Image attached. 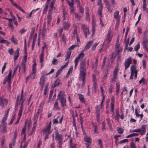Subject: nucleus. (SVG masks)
I'll use <instances>...</instances> for the list:
<instances>
[{"mask_svg":"<svg viewBox=\"0 0 148 148\" xmlns=\"http://www.w3.org/2000/svg\"><path fill=\"white\" fill-rule=\"evenodd\" d=\"M105 123L104 121H103L102 122V131H104L106 129L105 128Z\"/></svg>","mask_w":148,"mask_h":148,"instance_id":"nucleus-56","label":"nucleus"},{"mask_svg":"<svg viewBox=\"0 0 148 148\" xmlns=\"http://www.w3.org/2000/svg\"><path fill=\"white\" fill-rule=\"evenodd\" d=\"M8 26L9 27H10L11 28V29H12V30H13L14 27L12 25V22H9L8 23Z\"/></svg>","mask_w":148,"mask_h":148,"instance_id":"nucleus-58","label":"nucleus"},{"mask_svg":"<svg viewBox=\"0 0 148 148\" xmlns=\"http://www.w3.org/2000/svg\"><path fill=\"white\" fill-rule=\"evenodd\" d=\"M7 116H6V115H4V117H3V119L2 120V122L3 123V124H5V122L6 121L7 118Z\"/></svg>","mask_w":148,"mask_h":148,"instance_id":"nucleus-57","label":"nucleus"},{"mask_svg":"<svg viewBox=\"0 0 148 148\" xmlns=\"http://www.w3.org/2000/svg\"><path fill=\"white\" fill-rule=\"evenodd\" d=\"M131 148H136L135 144L132 141L131 142Z\"/></svg>","mask_w":148,"mask_h":148,"instance_id":"nucleus-53","label":"nucleus"},{"mask_svg":"<svg viewBox=\"0 0 148 148\" xmlns=\"http://www.w3.org/2000/svg\"><path fill=\"white\" fill-rule=\"evenodd\" d=\"M59 80L58 79H57L55 82L54 84H53V87H55L58 86L59 84Z\"/></svg>","mask_w":148,"mask_h":148,"instance_id":"nucleus-31","label":"nucleus"},{"mask_svg":"<svg viewBox=\"0 0 148 148\" xmlns=\"http://www.w3.org/2000/svg\"><path fill=\"white\" fill-rule=\"evenodd\" d=\"M72 115L73 117V119H74V118L75 119V118L77 117L78 116V114L77 112L76 111H73L72 112Z\"/></svg>","mask_w":148,"mask_h":148,"instance_id":"nucleus-38","label":"nucleus"},{"mask_svg":"<svg viewBox=\"0 0 148 148\" xmlns=\"http://www.w3.org/2000/svg\"><path fill=\"white\" fill-rule=\"evenodd\" d=\"M119 69L118 68H115L114 72V73L113 76V78L112 79V82H116L115 80L117 77V73Z\"/></svg>","mask_w":148,"mask_h":148,"instance_id":"nucleus-10","label":"nucleus"},{"mask_svg":"<svg viewBox=\"0 0 148 148\" xmlns=\"http://www.w3.org/2000/svg\"><path fill=\"white\" fill-rule=\"evenodd\" d=\"M11 40L15 45H17L18 44L17 41L14 40V36L13 35L12 36L11 38Z\"/></svg>","mask_w":148,"mask_h":148,"instance_id":"nucleus-39","label":"nucleus"},{"mask_svg":"<svg viewBox=\"0 0 148 148\" xmlns=\"http://www.w3.org/2000/svg\"><path fill=\"white\" fill-rule=\"evenodd\" d=\"M23 90H22L21 92V96L20 102H22L23 101V102H24L25 101V98L23 97Z\"/></svg>","mask_w":148,"mask_h":148,"instance_id":"nucleus-37","label":"nucleus"},{"mask_svg":"<svg viewBox=\"0 0 148 148\" xmlns=\"http://www.w3.org/2000/svg\"><path fill=\"white\" fill-rule=\"evenodd\" d=\"M111 33L109 31L107 36V38L106 40L104 41V42H107V44H108V45H109L110 41L112 39V37L111 36Z\"/></svg>","mask_w":148,"mask_h":148,"instance_id":"nucleus-12","label":"nucleus"},{"mask_svg":"<svg viewBox=\"0 0 148 148\" xmlns=\"http://www.w3.org/2000/svg\"><path fill=\"white\" fill-rule=\"evenodd\" d=\"M56 136L55 139L58 141V144L59 145L60 148H62V144L63 136L62 135H59L58 134V132H57L56 133Z\"/></svg>","mask_w":148,"mask_h":148,"instance_id":"nucleus-2","label":"nucleus"},{"mask_svg":"<svg viewBox=\"0 0 148 148\" xmlns=\"http://www.w3.org/2000/svg\"><path fill=\"white\" fill-rule=\"evenodd\" d=\"M18 67H19V65L17 64V66H16L15 67V68H14V70L13 75L12 77L14 76V74L16 73V72L17 71L18 68Z\"/></svg>","mask_w":148,"mask_h":148,"instance_id":"nucleus-52","label":"nucleus"},{"mask_svg":"<svg viewBox=\"0 0 148 148\" xmlns=\"http://www.w3.org/2000/svg\"><path fill=\"white\" fill-rule=\"evenodd\" d=\"M114 96H112L111 98V105H114Z\"/></svg>","mask_w":148,"mask_h":148,"instance_id":"nucleus-60","label":"nucleus"},{"mask_svg":"<svg viewBox=\"0 0 148 148\" xmlns=\"http://www.w3.org/2000/svg\"><path fill=\"white\" fill-rule=\"evenodd\" d=\"M12 75V71H10L8 75L6 76L5 79L8 82V86H10V83L11 82V77Z\"/></svg>","mask_w":148,"mask_h":148,"instance_id":"nucleus-8","label":"nucleus"},{"mask_svg":"<svg viewBox=\"0 0 148 148\" xmlns=\"http://www.w3.org/2000/svg\"><path fill=\"white\" fill-rule=\"evenodd\" d=\"M36 69L34 66H33L31 73L29 74V76L27 77L26 80L30 78H32L33 79H34L36 76Z\"/></svg>","mask_w":148,"mask_h":148,"instance_id":"nucleus-6","label":"nucleus"},{"mask_svg":"<svg viewBox=\"0 0 148 148\" xmlns=\"http://www.w3.org/2000/svg\"><path fill=\"white\" fill-rule=\"evenodd\" d=\"M103 6H102L101 5V6H100L98 10V14L101 16V17H102V11L103 10Z\"/></svg>","mask_w":148,"mask_h":148,"instance_id":"nucleus-24","label":"nucleus"},{"mask_svg":"<svg viewBox=\"0 0 148 148\" xmlns=\"http://www.w3.org/2000/svg\"><path fill=\"white\" fill-rule=\"evenodd\" d=\"M70 25V23L67 22H64L63 23V27L66 30H68Z\"/></svg>","mask_w":148,"mask_h":148,"instance_id":"nucleus-16","label":"nucleus"},{"mask_svg":"<svg viewBox=\"0 0 148 148\" xmlns=\"http://www.w3.org/2000/svg\"><path fill=\"white\" fill-rule=\"evenodd\" d=\"M119 21L120 20H117L116 25L115 29H118L119 24Z\"/></svg>","mask_w":148,"mask_h":148,"instance_id":"nucleus-61","label":"nucleus"},{"mask_svg":"<svg viewBox=\"0 0 148 148\" xmlns=\"http://www.w3.org/2000/svg\"><path fill=\"white\" fill-rule=\"evenodd\" d=\"M60 110V108L59 107L58 102V100H56L54 106V109Z\"/></svg>","mask_w":148,"mask_h":148,"instance_id":"nucleus-23","label":"nucleus"},{"mask_svg":"<svg viewBox=\"0 0 148 148\" xmlns=\"http://www.w3.org/2000/svg\"><path fill=\"white\" fill-rule=\"evenodd\" d=\"M98 60L97 58L96 59L95 61V66L94 65H92V69H93L94 68H97L98 65Z\"/></svg>","mask_w":148,"mask_h":148,"instance_id":"nucleus-44","label":"nucleus"},{"mask_svg":"<svg viewBox=\"0 0 148 148\" xmlns=\"http://www.w3.org/2000/svg\"><path fill=\"white\" fill-rule=\"evenodd\" d=\"M119 12L118 11H116L114 13V17L117 20H120V16L119 15Z\"/></svg>","mask_w":148,"mask_h":148,"instance_id":"nucleus-22","label":"nucleus"},{"mask_svg":"<svg viewBox=\"0 0 148 148\" xmlns=\"http://www.w3.org/2000/svg\"><path fill=\"white\" fill-rule=\"evenodd\" d=\"M75 17L77 19L78 21L80 20L81 18V16L79 15L78 14L76 13H75Z\"/></svg>","mask_w":148,"mask_h":148,"instance_id":"nucleus-40","label":"nucleus"},{"mask_svg":"<svg viewBox=\"0 0 148 148\" xmlns=\"http://www.w3.org/2000/svg\"><path fill=\"white\" fill-rule=\"evenodd\" d=\"M83 29L86 38H87V35L90 34V32L89 31V29L86 26L84 25H83Z\"/></svg>","mask_w":148,"mask_h":148,"instance_id":"nucleus-11","label":"nucleus"},{"mask_svg":"<svg viewBox=\"0 0 148 148\" xmlns=\"http://www.w3.org/2000/svg\"><path fill=\"white\" fill-rule=\"evenodd\" d=\"M19 49L18 48L16 50V52H15L14 54V61H16V60L18 58L19 56Z\"/></svg>","mask_w":148,"mask_h":148,"instance_id":"nucleus-20","label":"nucleus"},{"mask_svg":"<svg viewBox=\"0 0 148 148\" xmlns=\"http://www.w3.org/2000/svg\"><path fill=\"white\" fill-rule=\"evenodd\" d=\"M143 45L144 47V48H145V49L147 50V52H148V49L147 47V45L146 44V43L145 42H144L143 43Z\"/></svg>","mask_w":148,"mask_h":148,"instance_id":"nucleus-62","label":"nucleus"},{"mask_svg":"<svg viewBox=\"0 0 148 148\" xmlns=\"http://www.w3.org/2000/svg\"><path fill=\"white\" fill-rule=\"evenodd\" d=\"M62 69H60L58 71H57L56 73V77H58L59 74L62 71Z\"/></svg>","mask_w":148,"mask_h":148,"instance_id":"nucleus-45","label":"nucleus"},{"mask_svg":"<svg viewBox=\"0 0 148 148\" xmlns=\"http://www.w3.org/2000/svg\"><path fill=\"white\" fill-rule=\"evenodd\" d=\"M60 102L61 106H62V107H65L66 106V99L63 96L62 94L61 95V97L60 98Z\"/></svg>","mask_w":148,"mask_h":148,"instance_id":"nucleus-9","label":"nucleus"},{"mask_svg":"<svg viewBox=\"0 0 148 148\" xmlns=\"http://www.w3.org/2000/svg\"><path fill=\"white\" fill-rule=\"evenodd\" d=\"M84 50L82 52L80 53L78 56L75 58V60L74 62L75 63V68L76 69L77 66V65L78 61L80 58H83L84 56V54L83 53Z\"/></svg>","mask_w":148,"mask_h":148,"instance_id":"nucleus-4","label":"nucleus"},{"mask_svg":"<svg viewBox=\"0 0 148 148\" xmlns=\"http://www.w3.org/2000/svg\"><path fill=\"white\" fill-rule=\"evenodd\" d=\"M113 88L112 85V84L110 86V87L109 88V92L110 93H111L112 92V90Z\"/></svg>","mask_w":148,"mask_h":148,"instance_id":"nucleus-64","label":"nucleus"},{"mask_svg":"<svg viewBox=\"0 0 148 148\" xmlns=\"http://www.w3.org/2000/svg\"><path fill=\"white\" fill-rule=\"evenodd\" d=\"M129 40H130V39L129 38H128L127 39V40H126V41L125 42V49H127V47H128L129 43Z\"/></svg>","mask_w":148,"mask_h":148,"instance_id":"nucleus-51","label":"nucleus"},{"mask_svg":"<svg viewBox=\"0 0 148 148\" xmlns=\"http://www.w3.org/2000/svg\"><path fill=\"white\" fill-rule=\"evenodd\" d=\"M117 131L119 134H121L123 133L124 132V130L123 129L119 127H117Z\"/></svg>","mask_w":148,"mask_h":148,"instance_id":"nucleus-32","label":"nucleus"},{"mask_svg":"<svg viewBox=\"0 0 148 148\" xmlns=\"http://www.w3.org/2000/svg\"><path fill=\"white\" fill-rule=\"evenodd\" d=\"M55 3V2H54L53 1H52V2L51 3L50 5V6L49 7L50 8V9L49 10H52V11H53V8L54 5V4Z\"/></svg>","mask_w":148,"mask_h":148,"instance_id":"nucleus-46","label":"nucleus"},{"mask_svg":"<svg viewBox=\"0 0 148 148\" xmlns=\"http://www.w3.org/2000/svg\"><path fill=\"white\" fill-rule=\"evenodd\" d=\"M51 127V125L49 124L46 129L43 130V132L44 133H47V134H50L51 132L50 131Z\"/></svg>","mask_w":148,"mask_h":148,"instance_id":"nucleus-17","label":"nucleus"},{"mask_svg":"<svg viewBox=\"0 0 148 148\" xmlns=\"http://www.w3.org/2000/svg\"><path fill=\"white\" fill-rule=\"evenodd\" d=\"M139 48H140V45H139V44L138 43L136 46H135V47H134V50L135 51H137L139 49Z\"/></svg>","mask_w":148,"mask_h":148,"instance_id":"nucleus-49","label":"nucleus"},{"mask_svg":"<svg viewBox=\"0 0 148 148\" xmlns=\"http://www.w3.org/2000/svg\"><path fill=\"white\" fill-rule=\"evenodd\" d=\"M128 141V139H124L123 140H121V141H120L119 143V144H122L123 143L126 142H127Z\"/></svg>","mask_w":148,"mask_h":148,"instance_id":"nucleus-50","label":"nucleus"},{"mask_svg":"<svg viewBox=\"0 0 148 148\" xmlns=\"http://www.w3.org/2000/svg\"><path fill=\"white\" fill-rule=\"evenodd\" d=\"M14 5L22 12H25V11L20 7L18 6L17 4H14Z\"/></svg>","mask_w":148,"mask_h":148,"instance_id":"nucleus-36","label":"nucleus"},{"mask_svg":"<svg viewBox=\"0 0 148 148\" xmlns=\"http://www.w3.org/2000/svg\"><path fill=\"white\" fill-rule=\"evenodd\" d=\"M43 103H41L40 104L39 108L37 112L40 113V112H41L43 109Z\"/></svg>","mask_w":148,"mask_h":148,"instance_id":"nucleus-33","label":"nucleus"},{"mask_svg":"<svg viewBox=\"0 0 148 148\" xmlns=\"http://www.w3.org/2000/svg\"><path fill=\"white\" fill-rule=\"evenodd\" d=\"M71 51H68L67 54V55L66 57L65 60H66L67 59L70 58V55L71 54Z\"/></svg>","mask_w":148,"mask_h":148,"instance_id":"nucleus-35","label":"nucleus"},{"mask_svg":"<svg viewBox=\"0 0 148 148\" xmlns=\"http://www.w3.org/2000/svg\"><path fill=\"white\" fill-rule=\"evenodd\" d=\"M21 103V106L20 107V109L19 110L18 112V116L20 117H21L22 111H23V103L24 102H20Z\"/></svg>","mask_w":148,"mask_h":148,"instance_id":"nucleus-15","label":"nucleus"},{"mask_svg":"<svg viewBox=\"0 0 148 148\" xmlns=\"http://www.w3.org/2000/svg\"><path fill=\"white\" fill-rule=\"evenodd\" d=\"M80 78V79L82 80V84L81 87L82 88H83L84 86V85L85 84V77H81Z\"/></svg>","mask_w":148,"mask_h":148,"instance_id":"nucleus-34","label":"nucleus"},{"mask_svg":"<svg viewBox=\"0 0 148 148\" xmlns=\"http://www.w3.org/2000/svg\"><path fill=\"white\" fill-rule=\"evenodd\" d=\"M92 43L93 41H89L86 45L84 50H84H86L89 49V48L91 47V45L92 44Z\"/></svg>","mask_w":148,"mask_h":148,"instance_id":"nucleus-18","label":"nucleus"},{"mask_svg":"<svg viewBox=\"0 0 148 148\" xmlns=\"http://www.w3.org/2000/svg\"><path fill=\"white\" fill-rule=\"evenodd\" d=\"M136 72H137L136 70V67L135 65H132L131 66V73H134Z\"/></svg>","mask_w":148,"mask_h":148,"instance_id":"nucleus-27","label":"nucleus"},{"mask_svg":"<svg viewBox=\"0 0 148 148\" xmlns=\"http://www.w3.org/2000/svg\"><path fill=\"white\" fill-rule=\"evenodd\" d=\"M46 22H44L43 26L42 27V31L41 34L42 37L44 38H45V35L46 34V29H45L46 27Z\"/></svg>","mask_w":148,"mask_h":148,"instance_id":"nucleus-14","label":"nucleus"},{"mask_svg":"<svg viewBox=\"0 0 148 148\" xmlns=\"http://www.w3.org/2000/svg\"><path fill=\"white\" fill-rule=\"evenodd\" d=\"M52 12V10H49L47 15V18L49 20H51V14Z\"/></svg>","mask_w":148,"mask_h":148,"instance_id":"nucleus-26","label":"nucleus"},{"mask_svg":"<svg viewBox=\"0 0 148 148\" xmlns=\"http://www.w3.org/2000/svg\"><path fill=\"white\" fill-rule=\"evenodd\" d=\"M131 63V58H129L125 62V70L129 66Z\"/></svg>","mask_w":148,"mask_h":148,"instance_id":"nucleus-13","label":"nucleus"},{"mask_svg":"<svg viewBox=\"0 0 148 148\" xmlns=\"http://www.w3.org/2000/svg\"><path fill=\"white\" fill-rule=\"evenodd\" d=\"M52 63L53 65H57L58 63L57 60L54 58L52 61Z\"/></svg>","mask_w":148,"mask_h":148,"instance_id":"nucleus-47","label":"nucleus"},{"mask_svg":"<svg viewBox=\"0 0 148 148\" xmlns=\"http://www.w3.org/2000/svg\"><path fill=\"white\" fill-rule=\"evenodd\" d=\"M79 77H85L86 75V68L85 61H82L80 64Z\"/></svg>","mask_w":148,"mask_h":148,"instance_id":"nucleus-1","label":"nucleus"},{"mask_svg":"<svg viewBox=\"0 0 148 148\" xmlns=\"http://www.w3.org/2000/svg\"><path fill=\"white\" fill-rule=\"evenodd\" d=\"M79 99L80 101L82 103H84V99L83 95H80L79 97Z\"/></svg>","mask_w":148,"mask_h":148,"instance_id":"nucleus-41","label":"nucleus"},{"mask_svg":"<svg viewBox=\"0 0 148 148\" xmlns=\"http://www.w3.org/2000/svg\"><path fill=\"white\" fill-rule=\"evenodd\" d=\"M0 43H5L7 44H9V43L8 42V41L5 40H4L3 39H2V40H0Z\"/></svg>","mask_w":148,"mask_h":148,"instance_id":"nucleus-48","label":"nucleus"},{"mask_svg":"<svg viewBox=\"0 0 148 148\" xmlns=\"http://www.w3.org/2000/svg\"><path fill=\"white\" fill-rule=\"evenodd\" d=\"M46 43H44V45L42 48V51L40 56V67L42 68L43 66V58L44 55V50L45 48L47 47Z\"/></svg>","mask_w":148,"mask_h":148,"instance_id":"nucleus-3","label":"nucleus"},{"mask_svg":"<svg viewBox=\"0 0 148 148\" xmlns=\"http://www.w3.org/2000/svg\"><path fill=\"white\" fill-rule=\"evenodd\" d=\"M27 56L25 55L23 57V60L22 61L21 64V67H22V70H23V72L25 73V69L26 68V62Z\"/></svg>","mask_w":148,"mask_h":148,"instance_id":"nucleus-7","label":"nucleus"},{"mask_svg":"<svg viewBox=\"0 0 148 148\" xmlns=\"http://www.w3.org/2000/svg\"><path fill=\"white\" fill-rule=\"evenodd\" d=\"M62 40L64 42V43L65 44H66V38L64 35H63L62 36Z\"/></svg>","mask_w":148,"mask_h":148,"instance_id":"nucleus-59","label":"nucleus"},{"mask_svg":"<svg viewBox=\"0 0 148 148\" xmlns=\"http://www.w3.org/2000/svg\"><path fill=\"white\" fill-rule=\"evenodd\" d=\"M73 66H72L70 67L68 73V74H71L73 70Z\"/></svg>","mask_w":148,"mask_h":148,"instance_id":"nucleus-54","label":"nucleus"},{"mask_svg":"<svg viewBox=\"0 0 148 148\" xmlns=\"http://www.w3.org/2000/svg\"><path fill=\"white\" fill-rule=\"evenodd\" d=\"M8 103V101L6 99H2L1 100L0 105L2 107L4 106V105H6Z\"/></svg>","mask_w":148,"mask_h":148,"instance_id":"nucleus-19","label":"nucleus"},{"mask_svg":"<svg viewBox=\"0 0 148 148\" xmlns=\"http://www.w3.org/2000/svg\"><path fill=\"white\" fill-rule=\"evenodd\" d=\"M119 87L120 85L118 83H116V94L117 96H118L119 95Z\"/></svg>","mask_w":148,"mask_h":148,"instance_id":"nucleus-29","label":"nucleus"},{"mask_svg":"<svg viewBox=\"0 0 148 148\" xmlns=\"http://www.w3.org/2000/svg\"><path fill=\"white\" fill-rule=\"evenodd\" d=\"M142 130V132L141 133V135H143L146 132V127L145 125H143L141 127V129Z\"/></svg>","mask_w":148,"mask_h":148,"instance_id":"nucleus-25","label":"nucleus"},{"mask_svg":"<svg viewBox=\"0 0 148 148\" xmlns=\"http://www.w3.org/2000/svg\"><path fill=\"white\" fill-rule=\"evenodd\" d=\"M85 141L87 143H91V138L89 137L86 136L84 138Z\"/></svg>","mask_w":148,"mask_h":148,"instance_id":"nucleus-30","label":"nucleus"},{"mask_svg":"<svg viewBox=\"0 0 148 148\" xmlns=\"http://www.w3.org/2000/svg\"><path fill=\"white\" fill-rule=\"evenodd\" d=\"M94 127V132L95 133H98L97 131L98 126L97 125H95L94 124H92Z\"/></svg>","mask_w":148,"mask_h":148,"instance_id":"nucleus-42","label":"nucleus"},{"mask_svg":"<svg viewBox=\"0 0 148 148\" xmlns=\"http://www.w3.org/2000/svg\"><path fill=\"white\" fill-rule=\"evenodd\" d=\"M26 130V127L25 125L24 126L23 128L22 129V132L21 133V134H25V132Z\"/></svg>","mask_w":148,"mask_h":148,"instance_id":"nucleus-55","label":"nucleus"},{"mask_svg":"<svg viewBox=\"0 0 148 148\" xmlns=\"http://www.w3.org/2000/svg\"><path fill=\"white\" fill-rule=\"evenodd\" d=\"M79 8V12L82 14L84 13V9L82 8V6L80 4L79 5H78Z\"/></svg>","mask_w":148,"mask_h":148,"instance_id":"nucleus-43","label":"nucleus"},{"mask_svg":"<svg viewBox=\"0 0 148 148\" xmlns=\"http://www.w3.org/2000/svg\"><path fill=\"white\" fill-rule=\"evenodd\" d=\"M45 76L44 74H42L40 79L39 84L41 86L40 90H42L43 88L44 84L45 83Z\"/></svg>","mask_w":148,"mask_h":148,"instance_id":"nucleus-5","label":"nucleus"},{"mask_svg":"<svg viewBox=\"0 0 148 148\" xmlns=\"http://www.w3.org/2000/svg\"><path fill=\"white\" fill-rule=\"evenodd\" d=\"M67 2L71 7V8L73 7L74 3L70 2L69 1H68Z\"/></svg>","mask_w":148,"mask_h":148,"instance_id":"nucleus-63","label":"nucleus"},{"mask_svg":"<svg viewBox=\"0 0 148 148\" xmlns=\"http://www.w3.org/2000/svg\"><path fill=\"white\" fill-rule=\"evenodd\" d=\"M119 110H116V116L114 117V118L115 119L117 120H119V118L120 117V114H119Z\"/></svg>","mask_w":148,"mask_h":148,"instance_id":"nucleus-28","label":"nucleus"},{"mask_svg":"<svg viewBox=\"0 0 148 148\" xmlns=\"http://www.w3.org/2000/svg\"><path fill=\"white\" fill-rule=\"evenodd\" d=\"M2 128L1 129V132L4 134L6 132L7 125L6 124H3L2 125Z\"/></svg>","mask_w":148,"mask_h":148,"instance_id":"nucleus-21","label":"nucleus"}]
</instances>
